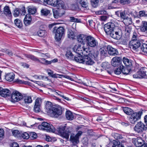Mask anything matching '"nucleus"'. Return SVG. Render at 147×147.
Wrapping results in <instances>:
<instances>
[{
	"instance_id": "18",
	"label": "nucleus",
	"mask_w": 147,
	"mask_h": 147,
	"mask_svg": "<svg viewBox=\"0 0 147 147\" xmlns=\"http://www.w3.org/2000/svg\"><path fill=\"white\" fill-rule=\"evenodd\" d=\"M93 59L90 56H84V63L88 65H92L94 63Z\"/></svg>"
},
{
	"instance_id": "19",
	"label": "nucleus",
	"mask_w": 147,
	"mask_h": 147,
	"mask_svg": "<svg viewBox=\"0 0 147 147\" xmlns=\"http://www.w3.org/2000/svg\"><path fill=\"white\" fill-rule=\"evenodd\" d=\"M108 52L109 54L111 55H117L118 54V52L116 49L113 48L110 45L107 46Z\"/></svg>"
},
{
	"instance_id": "45",
	"label": "nucleus",
	"mask_w": 147,
	"mask_h": 147,
	"mask_svg": "<svg viewBox=\"0 0 147 147\" xmlns=\"http://www.w3.org/2000/svg\"><path fill=\"white\" fill-rule=\"evenodd\" d=\"M124 20V22L126 23V25H129L131 24L132 23L131 19L130 18H128L127 17Z\"/></svg>"
},
{
	"instance_id": "14",
	"label": "nucleus",
	"mask_w": 147,
	"mask_h": 147,
	"mask_svg": "<svg viewBox=\"0 0 147 147\" xmlns=\"http://www.w3.org/2000/svg\"><path fill=\"white\" fill-rule=\"evenodd\" d=\"M53 11L54 16V18H59L65 13L63 9L58 10L53 9Z\"/></svg>"
},
{
	"instance_id": "49",
	"label": "nucleus",
	"mask_w": 147,
	"mask_h": 147,
	"mask_svg": "<svg viewBox=\"0 0 147 147\" xmlns=\"http://www.w3.org/2000/svg\"><path fill=\"white\" fill-rule=\"evenodd\" d=\"M41 12L42 15L47 16L50 13V11L46 9H44L41 10Z\"/></svg>"
},
{
	"instance_id": "59",
	"label": "nucleus",
	"mask_w": 147,
	"mask_h": 147,
	"mask_svg": "<svg viewBox=\"0 0 147 147\" xmlns=\"http://www.w3.org/2000/svg\"><path fill=\"white\" fill-rule=\"evenodd\" d=\"M115 137L117 139H121L123 138L122 135L118 133L115 134Z\"/></svg>"
},
{
	"instance_id": "43",
	"label": "nucleus",
	"mask_w": 147,
	"mask_h": 147,
	"mask_svg": "<svg viewBox=\"0 0 147 147\" xmlns=\"http://www.w3.org/2000/svg\"><path fill=\"white\" fill-rule=\"evenodd\" d=\"M139 76V78H143L146 76L145 72L143 71H139L137 72Z\"/></svg>"
},
{
	"instance_id": "55",
	"label": "nucleus",
	"mask_w": 147,
	"mask_h": 147,
	"mask_svg": "<svg viewBox=\"0 0 147 147\" xmlns=\"http://www.w3.org/2000/svg\"><path fill=\"white\" fill-rule=\"evenodd\" d=\"M70 20L71 22H80L79 19L75 18L74 17H70Z\"/></svg>"
},
{
	"instance_id": "61",
	"label": "nucleus",
	"mask_w": 147,
	"mask_h": 147,
	"mask_svg": "<svg viewBox=\"0 0 147 147\" xmlns=\"http://www.w3.org/2000/svg\"><path fill=\"white\" fill-rule=\"evenodd\" d=\"M81 4L83 7H86L88 6V3L85 1H81Z\"/></svg>"
},
{
	"instance_id": "4",
	"label": "nucleus",
	"mask_w": 147,
	"mask_h": 147,
	"mask_svg": "<svg viewBox=\"0 0 147 147\" xmlns=\"http://www.w3.org/2000/svg\"><path fill=\"white\" fill-rule=\"evenodd\" d=\"M85 42L86 45L90 48H95L98 46V42L96 39L91 36H88L85 37Z\"/></svg>"
},
{
	"instance_id": "29",
	"label": "nucleus",
	"mask_w": 147,
	"mask_h": 147,
	"mask_svg": "<svg viewBox=\"0 0 147 147\" xmlns=\"http://www.w3.org/2000/svg\"><path fill=\"white\" fill-rule=\"evenodd\" d=\"M131 70V68L129 67H125L123 66L122 69H121V72L124 74H127L130 72Z\"/></svg>"
},
{
	"instance_id": "20",
	"label": "nucleus",
	"mask_w": 147,
	"mask_h": 147,
	"mask_svg": "<svg viewBox=\"0 0 147 147\" xmlns=\"http://www.w3.org/2000/svg\"><path fill=\"white\" fill-rule=\"evenodd\" d=\"M59 1L58 0H52V2L53 4H51V5L54 7H61L63 8V4L62 2Z\"/></svg>"
},
{
	"instance_id": "27",
	"label": "nucleus",
	"mask_w": 147,
	"mask_h": 147,
	"mask_svg": "<svg viewBox=\"0 0 147 147\" xmlns=\"http://www.w3.org/2000/svg\"><path fill=\"white\" fill-rule=\"evenodd\" d=\"M78 56V57H74V60L77 62L80 63H84V56Z\"/></svg>"
},
{
	"instance_id": "64",
	"label": "nucleus",
	"mask_w": 147,
	"mask_h": 147,
	"mask_svg": "<svg viewBox=\"0 0 147 147\" xmlns=\"http://www.w3.org/2000/svg\"><path fill=\"white\" fill-rule=\"evenodd\" d=\"M24 19L27 20H28L31 21L32 19L30 14H28L25 16Z\"/></svg>"
},
{
	"instance_id": "22",
	"label": "nucleus",
	"mask_w": 147,
	"mask_h": 147,
	"mask_svg": "<svg viewBox=\"0 0 147 147\" xmlns=\"http://www.w3.org/2000/svg\"><path fill=\"white\" fill-rule=\"evenodd\" d=\"M100 54L102 56H106L108 51L107 47H103L100 48L99 50Z\"/></svg>"
},
{
	"instance_id": "24",
	"label": "nucleus",
	"mask_w": 147,
	"mask_h": 147,
	"mask_svg": "<svg viewBox=\"0 0 147 147\" xmlns=\"http://www.w3.org/2000/svg\"><path fill=\"white\" fill-rule=\"evenodd\" d=\"M140 30L143 32L146 31L147 33V22L143 21L142 25L140 27Z\"/></svg>"
},
{
	"instance_id": "48",
	"label": "nucleus",
	"mask_w": 147,
	"mask_h": 147,
	"mask_svg": "<svg viewBox=\"0 0 147 147\" xmlns=\"http://www.w3.org/2000/svg\"><path fill=\"white\" fill-rule=\"evenodd\" d=\"M123 67V65H121L119 67L117 68L114 71L115 73L117 75H119L121 72V69Z\"/></svg>"
},
{
	"instance_id": "26",
	"label": "nucleus",
	"mask_w": 147,
	"mask_h": 147,
	"mask_svg": "<svg viewBox=\"0 0 147 147\" xmlns=\"http://www.w3.org/2000/svg\"><path fill=\"white\" fill-rule=\"evenodd\" d=\"M67 35L68 38L72 39H74L75 37L74 32L71 30H68Z\"/></svg>"
},
{
	"instance_id": "54",
	"label": "nucleus",
	"mask_w": 147,
	"mask_h": 147,
	"mask_svg": "<svg viewBox=\"0 0 147 147\" xmlns=\"http://www.w3.org/2000/svg\"><path fill=\"white\" fill-rule=\"evenodd\" d=\"M30 137L32 139H34L36 138L37 137L36 134L34 132H31L29 135Z\"/></svg>"
},
{
	"instance_id": "8",
	"label": "nucleus",
	"mask_w": 147,
	"mask_h": 147,
	"mask_svg": "<svg viewBox=\"0 0 147 147\" xmlns=\"http://www.w3.org/2000/svg\"><path fill=\"white\" fill-rule=\"evenodd\" d=\"M117 27L115 26L114 23L109 22L105 25L104 28L105 31L107 34L109 35L111 32L113 31L115 28H117Z\"/></svg>"
},
{
	"instance_id": "46",
	"label": "nucleus",
	"mask_w": 147,
	"mask_h": 147,
	"mask_svg": "<svg viewBox=\"0 0 147 147\" xmlns=\"http://www.w3.org/2000/svg\"><path fill=\"white\" fill-rule=\"evenodd\" d=\"M12 134L13 136L17 138L20 135L19 131L17 130H13L12 131Z\"/></svg>"
},
{
	"instance_id": "12",
	"label": "nucleus",
	"mask_w": 147,
	"mask_h": 147,
	"mask_svg": "<svg viewBox=\"0 0 147 147\" xmlns=\"http://www.w3.org/2000/svg\"><path fill=\"white\" fill-rule=\"evenodd\" d=\"M62 113L61 108V107H54L49 114L52 116L56 117L58 116L61 115Z\"/></svg>"
},
{
	"instance_id": "33",
	"label": "nucleus",
	"mask_w": 147,
	"mask_h": 147,
	"mask_svg": "<svg viewBox=\"0 0 147 147\" xmlns=\"http://www.w3.org/2000/svg\"><path fill=\"white\" fill-rule=\"evenodd\" d=\"M29 14H33L35 13L36 12V9L35 7H28V9Z\"/></svg>"
},
{
	"instance_id": "23",
	"label": "nucleus",
	"mask_w": 147,
	"mask_h": 147,
	"mask_svg": "<svg viewBox=\"0 0 147 147\" xmlns=\"http://www.w3.org/2000/svg\"><path fill=\"white\" fill-rule=\"evenodd\" d=\"M52 105L51 102L47 101L45 105V108L46 112L48 113H50L52 109Z\"/></svg>"
},
{
	"instance_id": "16",
	"label": "nucleus",
	"mask_w": 147,
	"mask_h": 147,
	"mask_svg": "<svg viewBox=\"0 0 147 147\" xmlns=\"http://www.w3.org/2000/svg\"><path fill=\"white\" fill-rule=\"evenodd\" d=\"M84 47L80 45L75 46L73 49V51L81 56L82 55Z\"/></svg>"
},
{
	"instance_id": "7",
	"label": "nucleus",
	"mask_w": 147,
	"mask_h": 147,
	"mask_svg": "<svg viewBox=\"0 0 147 147\" xmlns=\"http://www.w3.org/2000/svg\"><path fill=\"white\" fill-rule=\"evenodd\" d=\"M147 129L146 125H145L141 121L138 122L134 127V130L138 133L142 132L143 131L146 130Z\"/></svg>"
},
{
	"instance_id": "56",
	"label": "nucleus",
	"mask_w": 147,
	"mask_h": 147,
	"mask_svg": "<svg viewBox=\"0 0 147 147\" xmlns=\"http://www.w3.org/2000/svg\"><path fill=\"white\" fill-rule=\"evenodd\" d=\"M120 3L124 5L129 3H130V1L129 0H120Z\"/></svg>"
},
{
	"instance_id": "47",
	"label": "nucleus",
	"mask_w": 147,
	"mask_h": 147,
	"mask_svg": "<svg viewBox=\"0 0 147 147\" xmlns=\"http://www.w3.org/2000/svg\"><path fill=\"white\" fill-rule=\"evenodd\" d=\"M86 37L83 35H79L77 38L78 41L80 42H82L83 41V40L85 39Z\"/></svg>"
},
{
	"instance_id": "57",
	"label": "nucleus",
	"mask_w": 147,
	"mask_h": 147,
	"mask_svg": "<svg viewBox=\"0 0 147 147\" xmlns=\"http://www.w3.org/2000/svg\"><path fill=\"white\" fill-rule=\"evenodd\" d=\"M20 14L19 10L18 9H15L14 11V13H13V16L15 17H18Z\"/></svg>"
},
{
	"instance_id": "37",
	"label": "nucleus",
	"mask_w": 147,
	"mask_h": 147,
	"mask_svg": "<svg viewBox=\"0 0 147 147\" xmlns=\"http://www.w3.org/2000/svg\"><path fill=\"white\" fill-rule=\"evenodd\" d=\"M26 57L27 58H29L34 61L40 62V60L39 59L33 55H26Z\"/></svg>"
},
{
	"instance_id": "28",
	"label": "nucleus",
	"mask_w": 147,
	"mask_h": 147,
	"mask_svg": "<svg viewBox=\"0 0 147 147\" xmlns=\"http://www.w3.org/2000/svg\"><path fill=\"white\" fill-rule=\"evenodd\" d=\"M66 117L67 119L69 120H72L74 118L73 114L69 111H66Z\"/></svg>"
},
{
	"instance_id": "2",
	"label": "nucleus",
	"mask_w": 147,
	"mask_h": 147,
	"mask_svg": "<svg viewBox=\"0 0 147 147\" xmlns=\"http://www.w3.org/2000/svg\"><path fill=\"white\" fill-rule=\"evenodd\" d=\"M140 45L141 43L140 40L138 39L137 34L134 32L133 33L132 40L129 42V46L133 51H136Z\"/></svg>"
},
{
	"instance_id": "36",
	"label": "nucleus",
	"mask_w": 147,
	"mask_h": 147,
	"mask_svg": "<svg viewBox=\"0 0 147 147\" xmlns=\"http://www.w3.org/2000/svg\"><path fill=\"white\" fill-rule=\"evenodd\" d=\"M91 51H89V49L87 48H84V49L82 51V56H89L90 52Z\"/></svg>"
},
{
	"instance_id": "53",
	"label": "nucleus",
	"mask_w": 147,
	"mask_h": 147,
	"mask_svg": "<svg viewBox=\"0 0 147 147\" xmlns=\"http://www.w3.org/2000/svg\"><path fill=\"white\" fill-rule=\"evenodd\" d=\"M66 56L68 58L73 59V55L72 53L70 51H67L66 54Z\"/></svg>"
},
{
	"instance_id": "3",
	"label": "nucleus",
	"mask_w": 147,
	"mask_h": 147,
	"mask_svg": "<svg viewBox=\"0 0 147 147\" xmlns=\"http://www.w3.org/2000/svg\"><path fill=\"white\" fill-rule=\"evenodd\" d=\"M53 32L55 33V38L56 41H59L63 38L65 35V29L63 27H59L57 28L55 27L53 28Z\"/></svg>"
},
{
	"instance_id": "41",
	"label": "nucleus",
	"mask_w": 147,
	"mask_h": 147,
	"mask_svg": "<svg viewBox=\"0 0 147 147\" xmlns=\"http://www.w3.org/2000/svg\"><path fill=\"white\" fill-rule=\"evenodd\" d=\"M141 49L142 52L145 54H147V45L146 44H143L142 45Z\"/></svg>"
},
{
	"instance_id": "52",
	"label": "nucleus",
	"mask_w": 147,
	"mask_h": 147,
	"mask_svg": "<svg viewBox=\"0 0 147 147\" xmlns=\"http://www.w3.org/2000/svg\"><path fill=\"white\" fill-rule=\"evenodd\" d=\"M98 0H91L92 6L94 7H96L98 6Z\"/></svg>"
},
{
	"instance_id": "58",
	"label": "nucleus",
	"mask_w": 147,
	"mask_h": 147,
	"mask_svg": "<svg viewBox=\"0 0 147 147\" xmlns=\"http://www.w3.org/2000/svg\"><path fill=\"white\" fill-rule=\"evenodd\" d=\"M120 17L125 20L127 17L124 11L121 12L120 13Z\"/></svg>"
},
{
	"instance_id": "13",
	"label": "nucleus",
	"mask_w": 147,
	"mask_h": 147,
	"mask_svg": "<svg viewBox=\"0 0 147 147\" xmlns=\"http://www.w3.org/2000/svg\"><path fill=\"white\" fill-rule=\"evenodd\" d=\"M11 94V91L8 89L3 88L0 87V95L4 97L9 96Z\"/></svg>"
},
{
	"instance_id": "10",
	"label": "nucleus",
	"mask_w": 147,
	"mask_h": 147,
	"mask_svg": "<svg viewBox=\"0 0 147 147\" xmlns=\"http://www.w3.org/2000/svg\"><path fill=\"white\" fill-rule=\"evenodd\" d=\"M82 133L81 131H78L75 135L74 134H71L70 136V140L74 144L76 145L79 142V138Z\"/></svg>"
},
{
	"instance_id": "40",
	"label": "nucleus",
	"mask_w": 147,
	"mask_h": 147,
	"mask_svg": "<svg viewBox=\"0 0 147 147\" xmlns=\"http://www.w3.org/2000/svg\"><path fill=\"white\" fill-rule=\"evenodd\" d=\"M82 83L85 86L93 87L91 82L88 80L87 79L84 82H82Z\"/></svg>"
},
{
	"instance_id": "34",
	"label": "nucleus",
	"mask_w": 147,
	"mask_h": 147,
	"mask_svg": "<svg viewBox=\"0 0 147 147\" xmlns=\"http://www.w3.org/2000/svg\"><path fill=\"white\" fill-rule=\"evenodd\" d=\"M123 111L124 113L127 115H130L133 113V110L130 108L125 107L123 108Z\"/></svg>"
},
{
	"instance_id": "42",
	"label": "nucleus",
	"mask_w": 147,
	"mask_h": 147,
	"mask_svg": "<svg viewBox=\"0 0 147 147\" xmlns=\"http://www.w3.org/2000/svg\"><path fill=\"white\" fill-rule=\"evenodd\" d=\"M40 59L42 61L40 60V62H38L40 63L44 64V65H48L50 64L51 62H49V61L45 59V58H40Z\"/></svg>"
},
{
	"instance_id": "17",
	"label": "nucleus",
	"mask_w": 147,
	"mask_h": 147,
	"mask_svg": "<svg viewBox=\"0 0 147 147\" xmlns=\"http://www.w3.org/2000/svg\"><path fill=\"white\" fill-rule=\"evenodd\" d=\"M121 61V59L120 57H113L111 61V64L114 67H116L118 65Z\"/></svg>"
},
{
	"instance_id": "35",
	"label": "nucleus",
	"mask_w": 147,
	"mask_h": 147,
	"mask_svg": "<svg viewBox=\"0 0 147 147\" xmlns=\"http://www.w3.org/2000/svg\"><path fill=\"white\" fill-rule=\"evenodd\" d=\"M37 34L39 36L44 37L46 35V32L45 30H40L37 32Z\"/></svg>"
},
{
	"instance_id": "9",
	"label": "nucleus",
	"mask_w": 147,
	"mask_h": 147,
	"mask_svg": "<svg viewBox=\"0 0 147 147\" xmlns=\"http://www.w3.org/2000/svg\"><path fill=\"white\" fill-rule=\"evenodd\" d=\"M109 35L112 38L118 40L122 37V33L121 30L119 29L117 27V28H115L113 31L111 32V33Z\"/></svg>"
},
{
	"instance_id": "51",
	"label": "nucleus",
	"mask_w": 147,
	"mask_h": 147,
	"mask_svg": "<svg viewBox=\"0 0 147 147\" xmlns=\"http://www.w3.org/2000/svg\"><path fill=\"white\" fill-rule=\"evenodd\" d=\"M21 137L24 139H28L30 138L29 135L26 132L23 133L21 135Z\"/></svg>"
},
{
	"instance_id": "60",
	"label": "nucleus",
	"mask_w": 147,
	"mask_h": 147,
	"mask_svg": "<svg viewBox=\"0 0 147 147\" xmlns=\"http://www.w3.org/2000/svg\"><path fill=\"white\" fill-rule=\"evenodd\" d=\"M139 15L140 17H144L146 14L145 11L144 10H142L139 11Z\"/></svg>"
},
{
	"instance_id": "25",
	"label": "nucleus",
	"mask_w": 147,
	"mask_h": 147,
	"mask_svg": "<svg viewBox=\"0 0 147 147\" xmlns=\"http://www.w3.org/2000/svg\"><path fill=\"white\" fill-rule=\"evenodd\" d=\"M98 52L97 51H91L89 55V56H90L93 59H96L98 55Z\"/></svg>"
},
{
	"instance_id": "50",
	"label": "nucleus",
	"mask_w": 147,
	"mask_h": 147,
	"mask_svg": "<svg viewBox=\"0 0 147 147\" xmlns=\"http://www.w3.org/2000/svg\"><path fill=\"white\" fill-rule=\"evenodd\" d=\"M42 103V99L40 98H37L35 101L34 105H38L40 106V105Z\"/></svg>"
},
{
	"instance_id": "15",
	"label": "nucleus",
	"mask_w": 147,
	"mask_h": 147,
	"mask_svg": "<svg viewBox=\"0 0 147 147\" xmlns=\"http://www.w3.org/2000/svg\"><path fill=\"white\" fill-rule=\"evenodd\" d=\"M133 142L137 147H140L144 144V141L140 138H134L133 140Z\"/></svg>"
},
{
	"instance_id": "11",
	"label": "nucleus",
	"mask_w": 147,
	"mask_h": 147,
	"mask_svg": "<svg viewBox=\"0 0 147 147\" xmlns=\"http://www.w3.org/2000/svg\"><path fill=\"white\" fill-rule=\"evenodd\" d=\"M23 98L21 94L17 91H13L11 94V101L15 102L20 100Z\"/></svg>"
},
{
	"instance_id": "44",
	"label": "nucleus",
	"mask_w": 147,
	"mask_h": 147,
	"mask_svg": "<svg viewBox=\"0 0 147 147\" xmlns=\"http://www.w3.org/2000/svg\"><path fill=\"white\" fill-rule=\"evenodd\" d=\"M40 106L34 105L33 109L34 111L36 113H38L40 111Z\"/></svg>"
},
{
	"instance_id": "39",
	"label": "nucleus",
	"mask_w": 147,
	"mask_h": 147,
	"mask_svg": "<svg viewBox=\"0 0 147 147\" xmlns=\"http://www.w3.org/2000/svg\"><path fill=\"white\" fill-rule=\"evenodd\" d=\"M14 23L15 24L18 28H21L22 26V22L18 19H16L14 21Z\"/></svg>"
},
{
	"instance_id": "1",
	"label": "nucleus",
	"mask_w": 147,
	"mask_h": 147,
	"mask_svg": "<svg viewBox=\"0 0 147 147\" xmlns=\"http://www.w3.org/2000/svg\"><path fill=\"white\" fill-rule=\"evenodd\" d=\"M56 131L59 135L67 139L72 131V128L71 126H69L66 124L64 126H60L57 128Z\"/></svg>"
},
{
	"instance_id": "21",
	"label": "nucleus",
	"mask_w": 147,
	"mask_h": 147,
	"mask_svg": "<svg viewBox=\"0 0 147 147\" xmlns=\"http://www.w3.org/2000/svg\"><path fill=\"white\" fill-rule=\"evenodd\" d=\"M15 76V74L13 72L9 73L5 76V79L7 81L11 82L14 79Z\"/></svg>"
},
{
	"instance_id": "5",
	"label": "nucleus",
	"mask_w": 147,
	"mask_h": 147,
	"mask_svg": "<svg viewBox=\"0 0 147 147\" xmlns=\"http://www.w3.org/2000/svg\"><path fill=\"white\" fill-rule=\"evenodd\" d=\"M38 128L42 130H45L47 132L55 131V129L51 125L46 122H43L38 126Z\"/></svg>"
},
{
	"instance_id": "6",
	"label": "nucleus",
	"mask_w": 147,
	"mask_h": 147,
	"mask_svg": "<svg viewBox=\"0 0 147 147\" xmlns=\"http://www.w3.org/2000/svg\"><path fill=\"white\" fill-rule=\"evenodd\" d=\"M142 113V112L141 111L132 113L129 118L130 123L133 124H135L136 122L141 119Z\"/></svg>"
},
{
	"instance_id": "38",
	"label": "nucleus",
	"mask_w": 147,
	"mask_h": 147,
	"mask_svg": "<svg viewBox=\"0 0 147 147\" xmlns=\"http://www.w3.org/2000/svg\"><path fill=\"white\" fill-rule=\"evenodd\" d=\"M26 57L27 58H29L34 61L40 62V60L39 59L33 55H26Z\"/></svg>"
},
{
	"instance_id": "32",
	"label": "nucleus",
	"mask_w": 147,
	"mask_h": 147,
	"mask_svg": "<svg viewBox=\"0 0 147 147\" xmlns=\"http://www.w3.org/2000/svg\"><path fill=\"white\" fill-rule=\"evenodd\" d=\"M4 13L6 16H10L11 15L9 7L8 6H5L4 7Z\"/></svg>"
},
{
	"instance_id": "62",
	"label": "nucleus",
	"mask_w": 147,
	"mask_h": 147,
	"mask_svg": "<svg viewBox=\"0 0 147 147\" xmlns=\"http://www.w3.org/2000/svg\"><path fill=\"white\" fill-rule=\"evenodd\" d=\"M31 21L30 20H27L24 19V23L26 26H28L30 24Z\"/></svg>"
},
{
	"instance_id": "63",
	"label": "nucleus",
	"mask_w": 147,
	"mask_h": 147,
	"mask_svg": "<svg viewBox=\"0 0 147 147\" xmlns=\"http://www.w3.org/2000/svg\"><path fill=\"white\" fill-rule=\"evenodd\" d=\"M108 18V17L106 16H102L100 17V20L102 21H105Z\"/></svg>"
},
{
	"instance_id": "31",
	"label": "nucleus",
	"mask_w": 147,
	"mask_h": 147,
	"mask_svg": "<svg viewBox=\"0 0 147 147\" xmlns=\"http://www.w3.org/2000/svg\"><path fill=\"white\" fill-rule=\"evenodd\" d=\"M23 99L25 103L26 104L31 103L32 101V98L30 96H25Z\"/></svg>"
},
{
	"instance_id": "30",
	"label": "nucleus",
	"mask_w": 147,
	"mask_h": 147,
	"mask_svg": "<svg viewBox=\"0 0 147 147\" xmlns=\"http://www.w3.org/2000/svg\"><path fill=\"white\" fill-rule=\"evenodd\" d=\"M123 62L124 64L127 67H130L132 66L131 61L128 59L123 57Z\"/></svg>"
}]
</instances>
